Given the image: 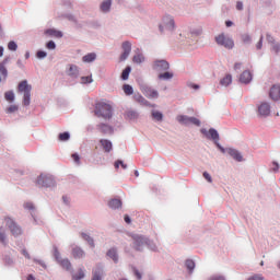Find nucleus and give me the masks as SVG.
<instances>
[{
  "instance_id": "62",
  "label": "nucleus",
  "mask_w": 280,
  "mask_h": 280,
  "mask_svg": "<svg viewBox=\"0 0 280 280\" xmlns=\"http://www.w3.org/2000/svg\"><path fill=\"white\" fill-rule=\"evenodd\" d=\"M273 165H275L273 172H279V163L273 162Z\"/></svg>"
},
{
  "instance_id": "28",
  "label": "nucleus",
  "mask_w": 280,
  "mask_h": 280,
  "mask_svg": "<svg viewBox=\"0 0 280 280\" xmlns=\"http://www.w3.org/2000/svg\"><path fill=\"white\" fill-rule=\"evenodd\" d=\"M113 4V2L110 0H105L102 4H101V10L103 12H108V10H110V5Z\"/></svg>"
},
{
  "instance_id": "12",
  "label": "nucleus",
  "mask_w": 280,
  "mask_h": 280,
  "mask_svg": "<svg viewBox=\"0 0 280 280\" xmlns=\"http://www.w3.org/2000/svg\"><path fill=\"white\" fill-rule=\"evenodd\" d=\"M67 75L70 78H79L80 75V68L75 65H69L68 70L66 71Z\"/></svg>"
},
{
  "instance_id": "18",
  "label": "nucleus",
  "mask_w": 280,
  "mask_h": 280,
  "mask_svg": "<svg viewBox=\"0 0 280 280\" xmlns=\"http://www.w3.org/2000/svg\"><path fill=\"white\" fill-rule=\"evenodd\" d=\"M100 143H101L104 152H110V150H113V142H110L109 140L102 139V140H100Z\"/></svg>"
},
{
  "instance_id": "46",
  "label": "nucleus",
  "mask_w": 280,
  "mask_h": 280,
  "mask_svg": "<svg viewBox=\"0 0 280 280\" xmlns=\"http://www.w3.org/2000/svg\"><path fill=\"white\" fill-rule=\"evenodd\" d=\"M191 36H200L202 34V28H197L190 32Z\"/></svg>"
},
{
  "instance_id": "23",
  "label": "nucleus",
  "mask_w": 280,
  "mask_h": 280,
  "mask_svg": "<svg viewBox=\"0 0 280 280\" xmlns=\"http://www.w3.org/2000/svg\"><path fill=\"white\" fill-rule=\"evenodd\" d=\"M58 264L63 268L65 270H71V261L67 258L61 259L58 261Z\"/></svg>"
},
{
  "instance_id": "41",
  "label": "nucleus",
  "mask_w": 280,
  "mask_h": 280,
  "mask_svg": "<svg viewBox=\"0 0 280 280\" xmlns=\"http://www.w3.org/2000/svg\"><path fill=\"white\" fill-rule=\"evenodd\" d=\"M91 82H93V78L91 75L81 78V84H91Z\"/></svg>"
},
{
  "instance_id": "48",
  "label": "nucleus",
  "mask_w": 280,
  "mask_h": 280,
  "mask_svg": "<svg viewBox=\"0 0 280 280\" xmlns=\"http://www.w3.org/2000/svg\"><path fill=\"white\" fill-rule=\"evenodd\" d=\"M71 156L74 163H77V165H80V155L78 153H73Z\"/></svg>"
},
{
  "instance_id": "33",
  "label": "nucleus",
  "mask_w": 280,
  "mask_h": 280,
  "mask_svg": "<svg viewBox=\"0 0 280 280\" xmlns=\"http://www.w3.org/2000/svg\"><path fill=\"white\" fill-rule=\"evenodd\" d=\"M143 60H145V58L141 54L133 56V62L136 65H141V62H143Z\"/></svg>"
},
{
  "instance_id": "50",
  "label": "nucleus",
  "mask_w": 280,
  "mask_h": 280,
  "mask_svg": "<svg viewBox=\"0 0 280 280\" xmlns=\"http://www.w3.org/2000/svg\"><path fill=\"white\" fill-rule=\"evenodd\" d=\"M37 58H47V52L43 50H38L36 54Z\"/></svg>"
},
{
  "instance_id": "8",
  "label": "nucleus",
  "mask_w": 280,
  "mask_h": 280,
  "mask_svg": "<svg viewBox=\"0 0 280 280\" xmlns=\"http://www.w3.org/2000/svg\"><path fill=\"white\" fill-rule=\"evenodd\" d=\"M177 121L179 124H184L185 126H189L192 124L194 126H200V120L196 117H188V116H177Z\"/></svg>"
},
{
  "instance_id": "63",
  "label": "nucleus",
  "mask_w": 280,
  "mask_h": 280,
  "mask_svg": "<svg viewBox=\"0 0 280 280\" xmlns=\"http://www.w3.org/2000/svg\"><path fill=\"white\" fill-rule=\"evenodd\" d=\"M234 69H235V71H237V69H242V63H240V62L235 63Z\"/></svg>"
},
{
  "instance_id": "6",
  "label": "nucleus",
  "mask_w": 280,
  "mask_h": 280,
  "mask_svg": "<svg viewBox=\"0 0 280 280\" xmlns=\"http://www.w3.org/2000/svg\"><path fill=\"white\" fill-rule=\"evenodd\" d=\"M202 135H205L207 137V139H212V141H214L215 145L222 151L224 152V149L220 145V143L218 141H220V135L218 133V130L211 128L209 129V131L202 129L201 130Z\"/></svg>"
},
{
  "instance_id": "20",
  "label": "nucleus",
  "mask_w": 280,
  "mask_h": 280,
  "mask_svg": "<svg viewBox=\"0 0 280 280\" xmlns=\"http://www.w3.org/2000/svg\"><path fill=\"white\" fill-rule=\"evenodd\" d=\"M110 209H121V199H112L108 201Z\"/></svg>"
},
{
  "instance_id": "25",
  "label": "nucleus",
  "mask_w": 280,
  "mask_h": 280,
  "mask_svg": "<svg viewBox=\"0 0 280 280\" xmlns=\"http://www.w3.org/2000/svg\"><path fill=\"white\" fill-rule=\"evenodd\" d=\"M81 236L83 237V240L85 242H88V244H90L91 248H95V242L93 241V237H91L89 234L86 233H81Z\"/></svg>"
},
{
  "instance_id": "55",
  "label": "nucleus",
  "mask_w": 280,
  "mask_h": 280,
  "mask_svg": "<svg viewBox=\"0 0 280 280\" xmlns=\"http://www.w3.org/2000/svg\"><path fill=\"white\" fill-rule=\"evenodd\" d=\"M243 42L244 43H250V36H248V35H243Z\"/></svg>"
},
{
  "instance_id": "54",
  "label": "nucleus",
  "mask_w": 280,
  "mask_h": 280,
  "mask_svg": "<svg viewBox=\"0 0 280 280\" xmlns=\"http://www.w3.org/2000/svg\"><path fill=\"white\" fill-rule=\"evenodd\" d=\"M272 50H273L276 54H279V51H280V45H279V44H275V45L272 46Z\"/></svg>"
},
{
  "instance_id": "5",
  "label": "nucleus",
  "mask_w": 280,
  "mask_h": 280,
  "mask_svg": "<svg viewBox=\"0 0 280 280\" xmlns=\"http://www.w3.org/2000/svg\"><path fill=\"white\" fill-rule=\"evenodd\" d=\"M4 221H5V224L9 229V231H11V234L14 237H19V235L23 234V230L21 229V226H19V224H16V222H14V220H12L10 218H5Z\"/></svg>"
},
{
  "instance_id": "1",
  "label": "nucleus",
  "mask_w": 280,
  "mask_h": 280,
  "mask_svg": "<svg viewBox=\"0 0 280 280\" xmlns=\"http://www.w3.org/2000/svg\"><path fill=\"white\" fill-rule=\"evenodd\" d=\"M94 114L96 117H103V119H110L113 117V107L107 103H97L95 105Z\"/></svg>"
},
{
  "instance_id": "56",
  "label": "nucleus",
  "mask_w": 280,
  "mask_h": 280,
  "mask_svg": "<svg viewBox=\"0 0 280 280\" xmlns=\"http://www.w3.org/2000/svg\"><path fill=\"white\" fill-rule=\"evenodd\" d=\"M141 104H148V101H145V98H143V96H138L137 98Z\"/></svg>"
},
{
  "instance_id": "59",
  "label": "nucleus",
  "mask_w": 280,
  "mask_h": 280,
  "mask_svg": "<svg viewBox=\"0 0 280 280\" xmlns=\"http://www.w3.org/2000/svg\"><path fill=\"white\" fill-rule=\"evenodd\" d=\"M210 280H225L222 276L212 277Z\"/></svg>"
},
{
  "instance_id": "27",
  "label": "nucleus",
  "mask_w": 280,
  "mask_h": 280,
  "mask_svg": "<svg viewBox=\"0 0 280 280\" xmlns=\"http://www.w3.org/2000/svg\"><path fill=\"white\" fill-rule=\"evenodd\" d=\"M172 78H174V73L170 71L159 74V80H172Z\"/></svg>"
},
{
  "instance_id": "37",
  "label": "nucleus",
  "mask_w": 280,
  "mask_h": 280,
  "mask_svg": "<svg viewBox=\"0 0 280 280\" xmlns=\"http://www.w3.org/2000/svg\"><path fill=\"white\" fill-rule=\"evenodd\" d=\"M70 137L69 132L59 133V141H69Z\"/></svg>"
},
{
  "instance_id": "7",
  "label": "nucleus",
  "mask_w": 280,
  "mask_h": 280,
  "mask_svg": "<svg viewBox=\"0 0 280 280\" xmlns=\"http://www.w3.org/2000/svg\"><path fill=\"white\" fill-rule=\"evenodd\" d=\"M37 185L38 187H51L54 185V178L49 175H39Z\"/></svg>"
},
{
  "instance_id": "31",
  "label": "nucleus",
  "mask_w": 280,
  "mask_h": 280,
  "mask_svg": "<svg viewBox=\"0 0 280 280\" xmlns=\"http://www.w3.org/2000/svg\"><path fill=\"white\" fill-rule=\"evenodd\" d=\"M4 98L7 100V102H14V92L13 91L5 92Z\"/></svg>"
},
{
  "instance_id": "64",
  "label": "nucleus",
  "mask_w": 280,
  "mask_h": 280,
  "mask_svg": "<svg viewBox=\"0 0 280 280\" xmlns=\"http://www.w3.org/2000/svg\"><path fill=\"white\" fill-rule=\"evenodd\" d=\"M27 280H36L33 275H28Z\"/></svg>"
},
{
  "instance_id": "3",
  "label": "nucleus",
  "mask_w": 280,
  "mask_h": 280,
  "mask_svg": "<svg viewBox=\"0 0 280 280\" xmlns=\"http://www.w3.org/2000/svg\"><path fill=\"white\" fill-rule=\"evenodd\" d=\"M133 240L136 250H141L143 246H148L151 250H156V246L154 245V243L148 240L147 237L137 235Z\"/></svg>"
},
{
  "instance_id": "49",
  "label": "nucleus",
  "mask_w": 280,
  "mask_h": 280,
  "mask_svg": "<svg viewBox=\"0 0 280 280\" xmlns=\"http://www.w3.org/2000/svg\"><path fill=\"white\" fill-rule=\"evenodd\" d=\"M47 49H56V43L54 40H50L46 44Z\"/></svg>"
},
{
  "instance_id": "38",
  "label": "nucleus",
  "mask_w": 280,
  "mask_h": 280,
  "mask_svg": "<svg viewBox=\"0 0 280 280\" xmlns=\"http://www.w3.org/2000/svg\"><path fill=\"white\" fill-rule=\"evenodd\" d=\"M16 110H19V106L18 105H11L5 109V113H8V115L12 114V113H16Z\"/></svg>"
},
{
  "instance_id": "61",
  "label": "nucleus",
  "mask_w": 280,
  "mask_h": 280,
  "mask_svg": "<svg viewBox=\"0 0 280 280\" xmlns=\"http://www.w3.org/2000/svg\"><path fill=\"white\" fill-rule=\"evenodd\" d=\"M267 40H268V43H275V37L267 35Z\"/></svg>"
},
{
  "instance_id": "14",
  "label": "nucleus",
  "mask_w": 280,
  "mask_h": 280,
  "mask_svg": "<svg viewBox=\"0 0 280 280\" xmlns=\"http://www.w3.org/2000/svg\"><path fill=\"white\" fill-rule=\"evenodd\" d=\"M72 257L74 259H84L86 253H84V249H82L81 247L77 246L74 248H72Z\"/></svg>"
},
{
  "instance_id": "17",
  "label": "nucleus",
  "mask_w": 280,
  "mask_h": 280,
  "mask_svg": "<svg viewBox=\"0 0 280 280\" xmlns=\"http://www.w3.org/2000/svg\"><path fill=\"white\" fill-rule=\"evenodd\" d=\"M228 153L230 154V156H232V159H234L235 161L242 162L243 158H242V153L235 149H229Z\"/></svg>"
},
{
  "instance_id": "42",
  "label": "nucleus",
  "mask_w": 280,
  "mask_h": 280,
  "mask_svg": "<svg viewBox=\"0 0 280 280\" xmlns=\"http://www.w3.org/2000/svg\"><path fill=\"white\" fill-rule=\"evenodd\" d=\"M119 165H121L122 170H126V167H128V165L124 164V162L121 160L116 161L114 164V167L116 170H119Z\"/></svg>"
},
{
  "instance_id": "51",
  "label": "nucleus",
  "mask_w": 280,
  "mask_h": 280,
  "mask_svg": "<svg viewBox=\"0 0 280 280\" xmlns=\"http://www.w3.org/2000/svg\"><path fill=\"white\" fill-rule=\"evenodd\" d=\"M247 280H264V277L259 276V275H255L249 277Z\"/></svg>"
},
{
  "instance_id": "36",
  "label": "nucleus",
  "mask_w": 280,
  "mask_h": 280,
  "mask_svg": "<svg viewBox=\"0 0 280 280\" xmlns=\"http://www.w3.org/2000/svg\"><path fill=\"white\" fill-rule=\"evenodd\" d=\"M130 71H131V68L130 67H127L122 73H121V78L122 80H128L129 75H130Z\"/></svg>"
},
{
  "instance_id": "47",
  "label": "nucleus",
  "mask_w": 280,
  "mask_h": 280,
  "mask_svg": "<svg viewBox=\"0 0 280 280\" xmlns=\"http://www.w3.org/2000/svg\"><path fill=\"white\" fill-rule=\"evenodd\" d=\"M24 209H27L28 211H33V209H34V203H32V202H25V203H24Z\"/></svg>"
},
{
  "instance_id": "44",
  "label": "nucleus",
  "mask_w": 280,
  "mask_h": 280,
  "mask_svg": "<svg viewBox=\"0 0 280 280\" xmlns=\"http://www.w3.org/2000/svg\"><path fill=\"white\" fill-rule=\"evenodd\" d=\"M54 257L57 262H59L62 259V257H60V252L58 250L57 247L54 248Z\"/></svg>"
},
{
  "instance_id": "24",
  "label": "nucleus",
  "mask_w": 280,
  "mask_h": 280,
  "mask_svg": "<svg viewBox=\"0 0 280 280\" xmlns=\"http://www.w3.org/2000/svg\"><path fill=\"white\" fill-rule=\"evenodd\" d=\"M233 82V77L231 74H226L223 79H221L220 84L222 86H229Z\"/></svg>"
},
{
  "instance_id": "16",
  "label": "nucleus",
  "mask_w": 280,
  "mask_h": 280,
  "mask_svg": "<svg viewBox=\"0 0 280 280\" xmlns=\"http://www.w3.org/2000/svg\"><path fill=\"white\" fill-rule=\"evenodd\" d=\"M250 80H253V74L250 73V71H244V72L241 74L240 81H241L243 84H248V82H250Z\"/></svg>"
},
{
  "instance_id": "10",
  "label": "nucleus",
  "mask_w": 280,
  "mask_h": 280,
  "mask_svg": "<svg viewBox=\"0 0 280 280\" xmlns=\"http://www.w3.org/2000/svg\"><path fill=\"white\" fill-rule=\"evenodd\" d=\"M154 71H167L170 69V63L165 60H156L153 63Z\"/></svg>"
},
{
  "instance_id": "60",
  "label": "nucleus",
  "mask_w": 280,
  "mask_h": 280,
  "mask_svg": "<svg viewBox=\"0 0 280 280\" xmlns=\"http://www.w3.org/2000/svg\"><path fill=\"white\" fill-rule=\"evenodd\" d=\"M22 255H24L26 259H30V253H27V250L23 249Z\"/></svg>"
},
{
  "instance_id": "40",
  "label": "nucleus",
  "mask_w": 280,
  "mask_h": 280,
  "mask_svg": "<svg viewBox=\"0 0 280 280\" xmlns=\"http://www.w3.org/2000/svg\"><path fill=\"white\" fill-rule=\"evenodd\" d=\"M8 49L10 51H16V49H19V45H16L14 42H9Z\"/></svg>"
},
{
  "instance_id": "58",
  "label": "nucleus",
  "mask_w": 280,
  "mask_h": 280,
  "mask_svg": "<svg viewBox=\"0 0 280 280\" xmlns=\"http://www.w3.org/2000/svg\"><path fill=\"white\" fill-rule=\"evenodd\" d=\"M124 220L127 224H130L131 222L130 217L128 214H125Z\"/></svg>"
},
{
  "instance_id": "29",
  "label": "nucleus",
  "mask_w": 280,
  "mask_h": 280,
  "mask_svg": "<svg viewBox=\"0 0 280 280\" xmlns=\"http://www.w3.org/2000/svg\"><path fill=\"white\" fill-rule=\"evenodd\" d=\"M152 117L155 121H163V114L161 112L153 110Z\"/></svg>"
},
{
  "instance_id": "34",
  "label": "nucleus",
  "mask_w": 280,
  "mask_h": 280,
  "mask_svg": "<svg viewBox=\"0 0 280 280\" xmlns=\"http://www.w3.org/2000/svg\"><path fill=\"white\" fill-rule=\"evenodd\" d=\"M186 268L189 270V272H192L194 268H196V262H194L191 259L186 260Z\"/></svg>"
},
{
  "instance_id": "57",
  "label": "nucleus",
  "mask_w": 280,
  "mask_h": 280,
  "mask_svg": "<svg viewBox=\"0 0 280 280\" xmlns=\"http://www.w3.org/2000/svg\"><path fill=\"white\" fill-rule=\"evenodd\" d=\"M236 10H244V4L242 2L236 3Z\"/></svg>"
},
{
  "instance_id": "35",
  "label": "nucleus",
  "mask_w": 280,
  "mask_h": 280,
  "mask_svg": "<svg viewBox=\"0 0 280 280\" xmlns=\"http://www.w3.org/2000/svg\"><path fill=\"white\" fill-rule=\"evenodd\" d=\"M84 279V270L80 269L77 275L72 276V280H82Z\"/></svg>"
},
{
  "instance_id": "2",
  "label": "nucleus",
  "mask_w": 280,
  "mask_h": 280,
  "mask_svg": "<svg viewBox=\"0 0 280 280\" xmlns=\"http://www.w3.org/2000/svg\"><path fill=\"white\" fill-rule=\"evenodd\" d=\"M18 93L23 94V105L30 106L32 97V85L27 83V80H23L18 85Z\"/></svg>"
},
{
  "instance_id": "45",
  "label": "nucleus",
  "mask_w": 280,
  "mask_h": 280,
  "mask_svg": "<svg viewBox=\"0 0 280 280\" xmlns=\"http://www.w3.org/2000/svg\"><path fill=\"white\" fill-rule=\"evenodd\" d=\"M168 23L166 24V27H168V30H174V19L172 18H167Z\"/></svg>"
},
{
  "instance_id": "4",
  "label": "nucleus",
  "mask_w": 280,
  "mask_h": 280,
  "mask_svg": "<svg viewBox=\"0 0 280 280\" xmlns=\"http://www.w3.org/2000/svg\"><path fill=\"white\" fill-rule=\"evenodd\" d=\"M217 45H221L222 47H225V49H233L235 47V43L231 37H226L224 34H220L215 37Z\"/></svg>"
},
{
  "instance_id": "15",
  "label": "nucleus",
  "mask_w": 280,
  "mask_h": 280,
  "mask_svg": "<svg viewBox=\"0 0 280 280\" xmlns=\"http://www.w3.org/2000/svg\"><path fill=\"white\" fill-rule=\"evenodd\" d=\"M143 93L149 100H156V97H159V92L152 88H145Z\"/></svg>"
},
{
  "instance_id": "13",
  "label": "nucleus",
  "mask_w": 280,
  "mask_h": 280,
  "mask_svg": "<svg viewBox=\"0 0 280 280\" xmlns=\"http://www.w3.org/2000/svg\"><path fill=\"white\" fill-rule=\"evenodd\" d=\"M269 97H270L271 100H273L275 102H277L278 100H280V86H279V85H273V86L270 89Z\"/></svg>"
},
{
  "instance_id": "9",
  "label": "nucleus",
  "mask_w": 280,
  "mask_h": 280,
  "mask_svg": "<svg viewBox=\"0 0 280 280\" xmlns=\"http://www.w3.org/2000/svg\"><path fill=\"white\" fill-rule=\"evenodd\" d=\"M121 47L124 51L120 55V61L124 62V60H127L128 56H130V51H132V44H130V42H124Z\"/></svg>"
},
{
  "instance_id": "19",
  "label": "nucleus",
  "mask_w": 280,
  "mask_h": 280,
  "mask_svg": "<svg viewBox=\"0 0 280 280\" xmlns=\"http://www.w3.org/2000/svg\"><path fill=\"white\" fill-rule=\"evenodd\" d=\"M98 130L103 132V135H113V127L106 124L98 125Z\"/></svg>"
},
{
  "instance_id": "43",
  "label": "nucleus",
  "mask_w": 280,
  "mask_h": 280,
  "mask_svg": "<svg viewBox=\"0 0 280 280\" xmlns=\"http://www.w3.org/2000/svg\"><path fill=\"white\" fill-rule=\"evenodd\" d=\"M0 242L2 244H5V242H7L5 231H3V228H0Z\"/></svg>"
},
{
  "instance_id": "30",
  "label": "nucleus",
  "mask_w": 280,
  "mask_h": 280,
  "mask_svg": "<svg viewBox=\"0 0 280 280\" xmlns=\"http://www.w3.org/2000/svg\"><path fill=\"white\" fill-rule=\"evenodd\" d=\"M107 256L110 257V259H113V261L117 262V260H118V258H117V250L109 249L107 252Z\"/></svg>"
},
{
  "instance_id": "11",
  "label": "nucleus",
  "mask_w": 280,
  "mask_h": 280,
  "mask_svg": "<svg viewBox=\"0 0 280 280\" xmlns=\"http://www.w3.org/2000/svg\"><path fill=\"white\" fill-rule=\"evenodd\" d=\"M258 114L260 117H268L270 115V104L264 102L258 106Z\"/></svg>"
},
{
  "instance_id": "22",
  "label": "nucleus",
  "mask_w": 280,
  "mask_h": 280,
  "mask_svg": "<svg viewBox=\"0 0 280 280\" xmlns=\"http://www.w3.org/2000/svg\"><path fill=\"white\" fill-rule=\"evenodd\" d=\"M5 65H8V59H4L0 63V73L4 78V80H5V78H8V68H5Z\"/></svg>"
},
{
  "instance_id": "21",
  "label": "nucleus",
  "mask_w": 280,
  "mask_h": 280,
  "mask_svg": "<svg viewBox=\"0 0 280 280\" xmlns=\"http://www.w3.org/2000/svg\"><path fill=\"white\" fill-rule=\"evenodd\" d=\"M48 36H52L54 38H62V32L56 31L54 28H49L45 32Z\"/></svg>"
},
{
  "instance_id": "39",
  "label": "nucleus",
  "mask_w": 280,
  "mask_h": 280,
  "mask_svg": "<svg viewBox=\"0 0 280 280\" xmlns=\"http://www.w3.org/2000/svg\"><path fill=\"white\" fill-rule=\"evenodd\" d=\"M92 280H102V269H98L97 271L93 272Z\"/></svg>"
},
{
  "instance_id": "32",
  "label": "nucleus",
  "mask_w": 280,
  "mask_h": 280,
  "mask_svg": "<svg viewBox=\"0 0 280 280\" xmlns=\"http://www.w3.org/2000/svg\"><path fill=\"white\" fill-rule=\"evenodd\" d=\"M122 90H124L125 95H132V93H135V91L132 90L130 84H125L122 86Z\"/></svg>"
},
{
  "instance_id": "53",
  "label": "nucleus",
  "mask_w": 280,
  "mask_h": 280,
  "mask_svg": "<svg viewBox=\"0 0 280 280\" xmlns=\"http://www.w3.org/2000/svg\"><path fill=\"white\" fill-rule=\"evenodd\" d=\"M262 45H264V37H260L259 42L256 45V48L261 49Z\"/></svg>"
},
{
  "instance_id": "26",
  "label": "nucleus",
  "mask_w": 280,
  "mask_h": 280,
  "mask_svg": "<svg viewBox=\"0 0 280 280\" xmlns=\"http://www.w3.org/2000/svg\"><path fill=\"white\" fill-rule=\"evenodd\" d=\"M95 58H97V55H95V52H90V54L83 56L82 61L83 62H93L95 60Z\"/></svg>"
},
{
  "instance_id": "52",
  "label": "nucleus",
  "mask_w": 280,
  "mask_h": 280,
  "mask_svg": "<svg viewBox=\"0 0 280 280\" xmlns=\"http://www.w3.org/2000/svg\"><path fill=\"white\" fill-rule=\"evenodd\" d=\"M203 178H206V180H208V183H212L211 175L209 173L205 172Z\"/></svg>"
}]
</instances>
